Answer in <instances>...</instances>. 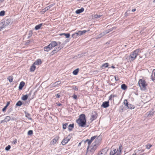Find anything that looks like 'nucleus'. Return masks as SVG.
Listing matches in <instances>:
<instances>
[{"mask_svg": "<svg viewBox=\"0 0 155 155\" xmlns=\"http://www.w3.org/2000/svg\"><path fill=\"white\" fill-rule=\"evenodd\" d=\"M22 103L21 101H18L16 104V105L18 106H20L22 105Z\"/></svg>", "mask_w": 155, "mask_h": 155, "instance_id": "28", "label": "nucleus"}, {"mask_svg": "<svg viewBox=\"0 0 155 155\" xmlns=\"http://www.w3.org/2000/svg\"><path fill=\"white\" fill-rule=\"evenodd\" d=\"M76 122L78 125L82 127H86V118L84 114H81L79 118L76 120Z\"/></svg>", "mask_w": 155, "mask_h": 155, "instance_id": "1", "label": "nucleus"}, {"mask_svg": "<svg viewBox=\"0 0 155 155\" xmlns=\"http://www.w3.org/2000/svg\"><path fill=\"white\" fill-rule=\"evenodd\" d=\"M59 50H58V48H55V49L52 51V52L53 53V54H54L56 53Z\"/></svg>", "mask_w": 155, "mask_h": 155, "instance_id": "38", "label": "nucleus"}, {"mask_svg": "<svg viewBox=\"0 0 155 155\" xmlns=\"http://www.w3.org/2000/svg\"><path fill=\"white\" fill-rule=\"evenodd\" d=\"M36 68V67L35 65V64H34L32 65L31 67L30 68V71H34L35 70Z\"/></svg>", "mask_w": 155, "mask_h": 155, "instance_id": "21", "label": "nucleus"}, {"mask_svg": "<svg viewBox=\"0 0 155 155\" xmlns=\"http://www.w3.org/2000/svg\"><path fill=\"white\" fill-rule=\"evenodd\" d=\"M97 137V136H94L91 137V139L90 140L92 142L95 139H96Z\"/></svg>", "mask_w": 155, "mask_h": 155, "instance_id": "37", "label": "nucleus"}, {"mask_svg": "<svg viewBox=\"0 0 155 155\" xmlns=\"http://www.w3.org/2000/svg\"><path fill=\"white\" fill-rule=\"evenodd\" d=\"M78 36V35L77 32L75 33L72 35V37L73 38H76Z\"/></svg>", "mask_w": 155, "mask_h": 155, "instance_id": "30", "label": "nucleus"}, {"mask_svg": "<svg viewBox=\"0 0 155 155\" xmlns=\"http://www.w3.org/2000/svg\"><path fill=\"white\" fill-rule=\"evenodd\" d=\"M127 107L128 108L131 109H134V106L130 104H128L127 106Z\"/></svg>", "mask_w": 155, "mask_h": 155, "instance_id": "23", "label": "nucleus"}, {"mask_svg": "<svg viewBox=\"0 0 155 155\" xmlns=\"http://www.w3.org/2000/svg\"><path fill=\"white\" fill-rule=\"evenodd\" d=\"M113 95H111L110 97H109V100H111L112 99H113Z\"/></svg>", "mask_w": 155, "mask_h": 155, "instance_id": "54", "label": "nucleus"}, {"mask_svg": "<svg viewBox=\"0 0 155 155\" xmlns=\"http://www.w3.org/2000/svg\"><path fill=\"white\" fill-rule=\"evenodd\" d=\"M111 68H115V67L114 66H111Z\"/></svg>", "mask_w": 155, "mask_h": 155, "instance_id": "64", "label": "nucleus"}, {"mask_svg": "<svg viewBox=\"0 0 155 155\" xmlns=\"http://www.w3.org/2000/svg\"><path fill=\"white\" fill-rule=\"evenodd\" d=\"M138 152L137 151L136 152L134 153H133L132 155H138L137 154V153Z\"/></svg>", "mask_w": 155, "mask_h": 155, "instance_id": "59", "label": "nucleus"}, {"mask_svg": "<svg viewBox=\"0 0 155 155\" xmlns=\"http://www.w3.org/2000/svg\"><path fill=\"white\" fill-rule=\"evenodd\" d=\"M58 139V137H57L53 139L51 142V144H54L56 143Z\"/></svg>", "mask_w": 155, "mask_h": 155, "instance_id": "10", "label": "nucleus"}, {"mask_svg": "<svg viewBox=\"0 0 155 155\" xmlns=\"http://www.w3.org/2000/svg\"><path fill=\"white\" fill-rule=\"evenodd\" d=\"M57 44L56 41H54L51 43H50L48 45V46L51 47V49L53 47H54L56 46L57 45Z\"/></svg>", "mask_w": 155, "mask_h": 155, "instance_id": "8", "label": "nucleus"}, {"mask_svg": "<svg viewBox=\"0 0 155 155\" xmlns=\"http://www.w3.org/2000/svg\"><path fill=\"white\" fill-rule=\"evenodd\" d=\"M26 117L28 118L29 119L31 120V118L30 117V115L28 113H27L26 114Z\"/></svg>", "mask_w": 155, "mask_h": 155, "instance_id": "35", "label": "nucleus"}, {"mask_svg": "<svg viewBox=\"0 0 155 155\" xmlns=\"http://www.w3.org/2000/svg\"><path fill=\"white\" fill-rule=\"evenodd\" d=\"M10 148L11 146L9 145H8L5 147V150L7 151H8L10 150Z\"/></svg>", "mask_w": 155, "mask_h": 155, "instance_id": "44", "label": "nucleus"}, {"mask_svg": "<svg viewBox=\"0 0 155 155\" xmlns=\"http://www.w3.org/2000/svg\"><path fill=\"white\" fill-rule=\"evenodd\" d=\"M146 82L144 80L142 79H140L138 81V84L139 87H142V89L144 90L146 89V87L147 84H146Z\"/></svg>", "mask_w": 155, "mask_h": 155, "instance_id": "4", "label": "nucleus"}, {"mask_svg": "<svg viewBox=\"0 0 155 155\" xmlns=\"http://www.w3.org/2000/svg\"><path fill=\"white\" fill-rule=\"evenodd\" d=\"M50 8V7H49V6L45 7L44 9V10L45 12L47 11Z\"/></svg>", "mask_w": 155, "mask_h": 155, "instance_id": "47", "label": "nucleus"}, {"mask_svg": "<svg viewBox=\"0 0 155 155\" xmlns=\"http://www.w3.org/2000/svg\"><path fill=\"white\" fill-rule=\"evenodd\" d=\"M41 63V61L40 59H38L35 61L34 63V64L36 65H39Z\"/></svg>", "mask_w": 155, "mask_h": 155, "instance_id": "19", "label": "nucleus"}, {"mask_svg": "<svg viewBox=\"0 0 155 155\" xmlns=\"http://www.w3.org/2000/svg\"><path fill=\"white\" fill-rule=\"evenodd\" d=\"M28 97V95H27V94H26L25 95H23L21 98L24 101L26 100Z\"/></svg>", "mask_w": 155, "mask_h": 155, "instance_id": "26", "label": "nucleus"}, {"mask_svg": "<svg viewBox=\"0 0 155 155\" xmlns=\"http://www.w3.org/2000/svg\"><path fill=\"white\" fill-rule=\"evenodd\" d=\"M108 63H106L103 64L101 66V67L103 68H104L108 67Z\"/></svg>", "mask_w": 155, "mask_h": 155, "instance_id": "25", "label": "nucleus"}, {"mask_svg": "<svg viewBox=\"0 0 155 155\" xmlns=\"http://www.w3.org/2000/svg\"><path fill=\"white\" fill-rule=\"evenodd\" d=\"M33 134V131L30 130L28 131V134L29 135H30Z\"/></svg>", "mask_w": 155, "mask_h": 155, "instance_id": "41", "label": "nucleus"}, {"mask_svg": "<svg viewBox=\"0 0 155 155\" xmlns=\"http://www.w3.org/2000/svg\"><path fill=\"white\" fill-rule=\"evenodd\" d=\"M74 127V125L73 124H69L68 126V130L70 131L72 130Z\"/></svg>", "mask_w": 155, "mask_h": 155, "instance_id": "18", "label": "nucleus"}, {"mask_svg": "<svg viewBox=\"0 0 155 155\" xmlns=\"http://www.w3.org/2000/svg\"><path fill=\"white\" fill-rule=\"evenodd\" d=\"M56 96L57 98H59L61 97V95L60 94H56Z\"/></svg>", "mask_w": 155, "mask_h": 155, "instance_id": "52", "label": "nucleus"}, {"mask_svg": "<svg viewBox=\"0 0 155 155\" xmlns=\"http://www.w3.org/2000/svg\"><path fill=\"white\" fill-rule=\"evenodd\" d=\"M91 117V120H93L95 119V116L94 115H92Z\"/></svg>", "mask_w": 155, "mask_h": 155, "instance_id": "51", "label": "nucleus"}, {"mask_svg": "<svg viewBox=\"0 0 155 155\" xmlns=\"http://www.w3.org/2000/svg\"><path fill=\"white\" fill-rule=\"evenodd\" d=\"M0 24H2V29L3 28H5L7 26L6 25H3V24H4V22H1V23H0Z\"/></svg>", "mask_w": 155, "mask_h": 155, "instance_id": "45", "label": "nucleus"}, {"mask_svg": "<svg viewBox=\"0 0 155 155\" xmlns=\"http://www.w3.org/2000/svg\"><path fill=\"white\" fill-rule=\"evenodd\" d=\"M104 33L103 32L101 33L98 36L97 38H100L103 36H104Z\"/></svg>", "mask_w": 155, "mask_h": 155, "instance_id": "34", "label": "nucleus"}, {"mask_svg": "<svg viewBox=\"0 0 155 155\" xmlns=\"http://www.w3.org/2000/svg\"><path fill=\"white\" fill-rule=\"evenodd\" d=\"M4 24L6 25L7 26L9 24H11L12 23V20L10 19H6L4 22Z\"/></svg>", "mask_w": 155, "mask_h": 155, "instance_id": "5", "label": "nucleus"}, {"mask_svg": "<svg viewBox=\"0 0 155 155\" xmlns=\"http://www.w3.org/2000/svg\"><path fill=\"white\" fill-rule=\"evenodd\" d=\"M79 71L78 68H77L73 71V74L74 75H76L78 74Z\"/></svg>", "mask_w": 155, "mask_h": 155, "instance_id": "27", "label": "nucleus"}, {"mask_svg": "<svg viewBox=\"0 0 155 155\" xmlns=\"http://www.w3.org/2000/svg\"><path fill=\"white\" fill-rule=\"evenodd\" d=\"M109 106V102L108 101H105L103 103L101 107L104 108H106L108 107Z\"/></svg>", "mask_w": 155, "mask_h": 155, "instance_id": "6", "label": "nucleus"}, {"mask_svg": "<svg viewBox=\"0 0 155 155\" xmlns=\"http://www.w3.org/2000/svg\"><path fill=\"white\" fill-rule=\"evenodd\" d=\"M53 6V4H51V5H49V7H50V8H51V7H52Z\"/></svg>", "mask_w": 155, "mask_h": 155, "instance_id": "62", "label": "nucleus"}, {"mask_svg": "<svg viewBox=\"0 0 155 155\" xmlns=\"http://www.w3.org/2000/svg\"><path fill=\"white\" fill-rule=\"evenodd\" d=\"M61 82L60 81H56V82L52 84L51 85V86L54 87H56L57 86L60 84H61Z\"/></svg>", "mask_w": 155, "mask_h": 155, "instance_id": "17", "label": "nucleus"}, {"mask_svg": "<svg viewBox=\"0 0 155 155\" xmlns=\"http://www.w3.org/2000/svg\"><path fill=\"white\" fill-rule=\"evenodd\" d=\"M69 41L68 40H65L64 42H63V43H64V44H65L66 43H67Z\"/></svg>", "mask_w": 155, "mask_h": 155, "instance_id": "56", "label": "nucleus"}, {"mask_svg": "<svg viewBox=\"0 0 155 155\" xmlns=\"http://www.w3.org/2000/svg\"><path fill=\"white\" fill-rule=\"evenodd\" d=\"M5 122V120L4 119V120H2L1 121V122H0V124L2 123Z\"/></svg>", "mask_w": 155, "mask_h": 155, "instance_id": "57", "label": "nucleus"}, {"mask_svg": "<svg viewBox=\"0 0 155 155\" xmlns=\"http://www.w3.org/2000/svg\"><path fill=\"white\" fill-rule=\"evenodd\" d=\"M115 78L116 81H117L118 80V78L117 76H115Z\"/></svg>", "mask_w": 155, "mask_h": 155, "instance_id": "55", "label": "nucleus"}, {"mask_svg": "<svg viewBox=\"0 0 155 155\" xmlns=\"http://www.w3.org/2000/svg\"><path fill=\"white\" fill-rule=\"evenodd\" d=\"M121 88L124 90H125L127 89V86L125 84H123L121 85Z\"/></svg>", "mask_w": 155, "mask_h": 155, "instance_id": "24", "label": "nucleus"}, {"mask_svg": "<svg viewBox=\"0 0 155 155\" xmlns=\"http://www.w3.org/2000/svg\"><path fill=\"white\" fill-rule=\"evenodd\" d=\"M70 140V139L69 138H68V137H67L63 140L61 142V143L63 145H65Z\"/></svg>", "mask_w": 155, "mask_h": 155, "instance_id": "7", "label": "nucleus"}, {"mask_svg": "<svg viewBox=\"0 0 155 155\" xmlns=\"http://www.w3.org/2000/svg\"><path fill=\"white\" fill-rule=\"evenodd\" d=\"M152 146V145H151L150 144H147L146 145V148L147 149H149Z\"/></svg>", "mask_w": 155, "mask_h": 155, "instance_id": "36", "label": "nucleus"}, {"mask_svg": "<svg viewBox=\"0 0 155 155\" xmlns=\"http://www.w3.org/2000/svg\"><path fill=\"white\" fill-rule=\"evenodd\" d=\"M7 79L10 82H12L13 81V79L12 76H9L8 77Z\"/></svg>", "mask_w": 155, "mask_h": 155, "instance_id": "32", "label": "nucleus"}, {"mask_svg": "<svg viewBox=\"0 0 155 155\" xmlns=\"http://www.w3.org/2000/svg\"><path fill=\"white\" fill-rule=\"evenodd\" d=\"M5 12L4 11H2L0 12V16H3L5 15Z\"/></svg>", "mask_w": 155, "mask_h": 155, "instance_id": "39", "label": "nucleus"}, {"mask_svg": "<svg viewBox=\"0 0 155 155\" xmlns=\"http://www.w3.org/2000/svg\"><path fill=\"white\" fill-rule=\"evenodd\" d=\"M117 151L116 149L114 150L113 151H111L110 153V155H114Z\"/></svg>", "mask_w": 155, "mask_h": 155, "instance_id": "22", "label": "nucleus"}, {"mask_svg": "<svg viewBox=\"0 0 155 155\" xmlns=\"http://www.w3.org/2000/svg\"><path fill=\"white\" fill-rule=\"evenodd\" d=\"M139 50V49H137L130 54L129 59L130 60V61H133L136 59L138 55Z\"/></svg>", "mask_w": 155, "mask_h": 155, "instance_id": "2", "label": "nucleus"}, {"mask_svg": "<svg viewBox=\"0 0 155 155\" xmlns=\"http://www.w3.org/2000/svg\"><path fill=\"white\" fill-rule=\"evenodd\" d=\"M32 32L31 31H30L29 32V33H28V38H29L30 37H31V36L32 35Z\"/></svg>", "mask_w": 155, "mask_h": 155, "instance_id": "33", "label": "nucleus"}, {"mask_svg": "<svg viewBox=\"0 0 155 155\" xmlns=\"http://www.w3.org/2000/svg\"><path fill=\"white\" fill-rule=\"evenodd\" d=\"M59 45V46L58 47V50H60L61 48H62L64 46V44L63 43H62V44H61V45Z\"/></svg>", "mask_w": 155, "mask_h": 155, "instance_id": "31", "label": "nucleus"}, {"mask_svg": "<svg viewBox=\"0 0 155 155\" xmlns=\"http://www.w3.org/2000/svg\"><path fill=\"white\" fill-rule=\"evenodd\" d=\"M11 118L9 116H7L4 119L5 122H7L9 121L10 120Z\"/></svg>", "mask_w": 155, "mask_h": 155, "instance_id": "29", "label": "nucleus"}, {"mask_svg": "<svg viewBox=\"0 0 155 155\" xmlns=\"http://www.w3.org/2000/svg\"><path fill=\"white\" fill-rule=\"evenodd\" d=\"M51 49V47L48 46V45L47 46H45L44 48V50L45 51H48Z\"/></svg>", "mask_w": 155, "mask_h": 155, "instance_id": "15", "label": "nucleus"}, {"mask_svg": "<svg viewBox=\"0 0 155 155\" xmlns=\"http://www.w3.org/2000/svg\"><path fill=\"white\" fill-rule=\"evenodd\" d=\"M64 35L66 38H68L70 36V35L69 33H64Z\"/></svg>", "mask_w": 155, "mask_h": 155, "instance_id": "48", "label": "nucleus"}, {"mask_svg": "<svg viewBox=\"0 0 155 155\" xmlns=\"http://www.w3.org/2000/svg\"><path fill=\"white\" fill-rule=\"evenodd\" d=\"M81 142H80L78 144V146H80L81 145Z\"/></svg>", "mask_w": 155, "mask_h": 155, "instance_id": "63", "label": "nucleus"}, {"mask_svg": "<svg viewBox=\"0 0 155 155\" xmlns=\"http://www.w3.org/2000/svg\"><path fill=\"white\" fill-rule=\"evenodd\" d=\"M87 32V31L86 30H83L82 31H78V32H77V33L78 34V36H79L84 34Z\"/></svg>", "mask_w": 155, "mask_h": 155, "instance_id": "9", "label": "nucleus"}, {"mask_svg": "<svg viewBox=\"0 0 155 155\" xmlns=\"http://www.w3.org/2000/svg\"><path fill=\"white\" fill-rule=\"evenodd\" d=\"M10 101H8L7 102V104L6 106L4 107V108L2 110L3 112H5L6 111V110L7 107L9 106V105L10 104Z\"/></svg>", "mask_w": 155, "mask_h": 155, "instance_id": "16", "label": "nucleus"}, {"mask_svg": "<svg viewBox=\"0 0 155 155\" xmlns=\"http://www.w3.org/2000/svg\"><path fill=\"white\" fill-rule=\"evenodd\" d=\"M73 89L75 91H78V89L77 86H73Z\"/></svg>", "mask_w": 155, "mask_h": 155, "instance_id": "49", "label": "nucleus"}, {"mask_svg": "<svg viewBox=\"0 0 155 155\" xmlns=\"http://www.w3.org/2000/svg\"><path fill=\"white\" fill-rule=\"evenodd\" d=\"M122 150V147L121 145H120L119 147V150L120 153L121 152V151Z\"/></svg>", "mask_w": 155, "mask_h": 155, "instance_id": "50", "label": "nucleus"}, {"mask_svg": "<svg viewBox=\"0 0 155 155\" xmlns=\"http://www.w3.org/2000/svg\"><path fill=\"white\" fill-rule=\"evenodd\" d=\"M42 25V24L41 23V24H40L36 26L35 28V29L36 30H38L40 29Z\"/></svg>", "mask_w": 155, "mask_h": 155, "instance_id": "20", "label": "nucleus"}, {"mask_svg": "<svg viewBox=\"0 0 155 155\" xmlns=\"http://www.w3.org/2000/svg\"><path fill=\"white\" fill-rule=\"evenodd\" d=\"M84 9L83 8H81V9L77 10L76 11V13L77 14H80L83 12L84 11Z\"/></svg>", "mask_w": 155, "mask_h": 155, "instance_id": "14", "label": "nucleus"}, {"mask_svg": "<svg viewBox=\"0 0 155 155\" xmlns=\"http://www.w3.org/2000/svg\"><path fill=\"white\" fill-rule=\"evenodd\" d=\"M115 29L114 28H112L108 30H106L104 31L103 33H104V35L109 33L110 31H112L114 29Z\"/></svg>", "mask_w": 155, "mask_h": 155, "instance_id": "11", "label": "nucleus"}, {"mask_svg": "<svg viewBox=\"0 0 155 155\" xmlns=\"http://www.w3.org/2000/svg\"><path fill=\"white\" fill-rule=\"evenodd\" d=\"M101 15H102L96 14L94 15V17L95 18H100L101 16Z\"/></svg>", "mask_w": 155, "mask_h": 155, "instance_id": "46", "label": "nucleus"}, {"mask_svg": "<svg viewBox=\"0 0 155 155\" xmlns=\"http://www.w3.org/2000/svg\"><path fill=\"white\" fill-rule=\"evenodd\" d=\"M73 97L74 99H76L77 98V97L76 95L74 94L73 96Z\"/></svg>", "mask_w": 155, "mask_h": 155, "instance_id": "53", "label": "nucleus"}, {"mask_svg": "<svg viewBox=\"0 0 155 155\" xmlns=\"http://www.w3.org/2000/svg\"><path fill=\"white\" fill-rule=\"evenodd\" d=\"M32 41V40H28L26 41L25 43L26 45H28V44L31 43V42Z\"/></svg>", "mask_w": 155, "mask_h": 155, "instance_id": "42", "label": "nucleus"}, {"mask_svg": "<svg viewBox=\"0 0 155 155\" xmlns=\"http://www.w3.org/2000/svg\"><path fill=\"white\" fill-rule=\"evenodd\" d=\"M136 10V9L134 8L132 10V12H135Z\"/></svg>", "mask_w": 155, "mask_h": 155, "instance_id": "60", "label": "nucleus"}, {"mask_svg": "<svg viewBox=\"0 0 155 155\" xmlns=\"http://www.w3.org/2000/svg\"><path fill=\"white\" fill-rule=\"evenodd\" d=\"M25 84V82L23 81H21V82L19 84V89L20 90H21L22 89L23 87H24Z\"/></svg>", "mask_w": 155, "mask_h": 155, "instance_id": "13", "label": "nucleus"}, {"mask_svg": "<svg viewBox=\"0 0 155 155\" xmlns=\"http://www.w3.org/2000/svg\"><path fill=\"white\" fill-rule=\"evenodd\" d=\"M31 92H30L28 94H27V95H28V97L31 95Z\"/></svg>", "mask_w": 155, "mask_h": 155, "instance_id": "58", "label": "nucleus"}, {"mask_svg": "<svg viewBox=\"0 0 155 155\" xmlns=\"http://www.w3.org/2000/svg\"><path fill=\"white\" fill-rule=\"evenodd\" d=\"M124 105L126 106H127L128 105V104L127 101V100H124Z\"/></svg>", "mask_w": 155, "mask_h": 155, "instance_id": "43", "label": "nucleus"}, {"mask_svg": "<svg viewBox=\"0 0 155 155\" xmlns=\"http://www.w3.org/2000/svg\"><path fill=\"white\" fill-rule=\"evenodd\" d=\"M100 140H99L97 138L95 139V142L93 143L92 145L91 146V150L90 151L92 152H94L97 146L98 145V144L100 142Z\"/></svg>", "mask_w": 155, "mask_h": 155, "instance_id": "3", "label": "nucleus"}, {"mask_svg": "<svg viewBox=\"0 0 155 155\" xmlns=\"http://www.w3.org/2000/svg\"><path fill=\"white\" fill-rule=\"evenodd\" d=\"M68 123H66L65 124H64L63 125V129H65L68 126Z\"/></svg>", "mask_w": 155, "mask_h": 155, "instance_id": "40", "label": "nucleus"}, {"mask_svg": "<svg viewBox=\"0 0 155 155\" xmlns=\"http://www.w3.org/2000/svg\"><path fill=\"white\" fill-rule=\"evenodd\" d=\"M92 142L90 140H89V139L86 140L85 141V143L87 142V143H88V145L87 148V151H88V149L89 148V146L91 144V143Z\"/></svg>", "mask_w": 155, "mask_h": 155, "instance_id": "12", "label": "nucleus"}, {"mask_svg": "<svg viewBox=\"0 0 155 155\" xmlns=\"http://www.w3.org/2000/svg\"><path fill=\"white\" fill-rule=\"evenodd\" d=\"M2 24H0V31L2 29Z\"/></svg>", "mask_w": 155, "mask_h": 155, "instance_id": "61", "label": "nucleus"}]
</instances>
